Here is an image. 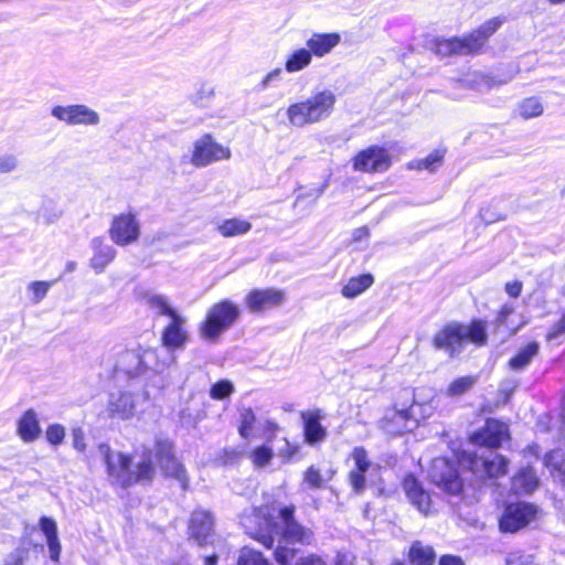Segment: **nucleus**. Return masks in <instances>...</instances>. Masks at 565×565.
<instances>
[{"label":"nucleus","instance_id":"nucleus-1","mask_svg":"<svg viewBox=\"0 0 565 565\" xmlns=\"http://www.w3.org/2000/svg\"><path fill=\"white\" fill-rule=\"evenodd\" d=\"M98 452L107 466L108 475L124 488L134 484H148L153 480L156 468L152 457L154 456L164 477L175 481L180 491H189L186 470L177 459L173 444L168 439H156L153 450L145 449L141 460L136 465H132L128 456L114 452L106 444L98 446Z\"/></svg>","mask_w":565,"mask_h":565},{"label":"nucleus","instance_id":"nucleus-2","mask_svg":"<svg viewBox=\"0 0 565 565\" xmlns=\"http://www.w3.org/2000/svg\"><path fill=\"white\" fill-rule=\"evenodd\" d=\"M242 524L248 535L271 547L275 536L286 543H309L312 533L294 519L292 507L266 505L254 509L242 516Z\"/></svg>","mask_w":565,"mask_h":565},{"label":"nucleus","instance_id":"nucleus-3","mask_svg":"<svg viewBox=\"0 0 565 565\" xmlns=\"http://www.w3.org/2000/svg\"><path fill=\"white\" fill-rule=\"evenodd\" d=\"M174 363V358L160 359L154 349L140 348L124 351L117 361L116 371L126 374L130 380H141L145 386L162 390L167 384L163 372Z\"/></svg>","mask_w":565,"mask_h":565},{"label":"nucleus","instance_id":"nucleus-4","mask_svg":"<svg viewBox=\"0 0 565 565\" xmlns=\"http://www.w3.org/2000/svg\"><path fill=\"white\" fill-rule=\"evenodd\" d=\"M487 340V324L482 320H472L469 324L450 322L435 333L433 345L455 358L461 353L467 342L482 347Z\"/></svg>","mask_w":565,"mask_h":565},{"label":"nucleus","instance_id":"nucleus-5","mask_svg":"<svg viewBox=\"0 0 565 565\" xmlns=\"http://www.w3.org/2000/svg\"><path fill=\"white\" fill-rule=\"evenodd\" d=\"M335 94L330 89L320 90L309 98L288 106L286 114L292 127L302 128L326 120L334 110Z\"/></svg>","mask_w":565,"mask_h":565},{"label":"nucleus","instance_id":"nucleus-6","mask_svg":"<svg viewBox=\"0 0 565 565\" xmlns=\"http://www.w3.org/2000/svg\"><path fill=\"white\" fill-rule=\"evenodd\" d=\"M239 313V308L227 299L213 305L200 324V335L207 341L216 342L220 335L236 322Z\"/></svg>","mask_w":565,"mask_h":565},{"label":"nucleus","instance_id":"nucleus-7","mask_svg":"<svg viewBox=\"0 0 565 565\" xmlns=\"http://www.w3.org/2000/svg\"><path fill=\"white\" fill-rule=\"evenodd\" d=\"M149 399V391L142 393L136 391L135 384L129 385V390L110 393L108 396L106 412L109 418L119 420H129L138 414L140 401Z\"/></svg>","mask_w":565,"mask_h":565},{"label":"nucleus","instance_id":"nucleus-8","mask_svg":"<svg viewBox=\"0 0 565 565\" xmlns=\"http://www.w3.org/2000/svg\"><path fill=\"white\" fill-rule=\"evenodd\" d=\"M539 509L533 503L515 500L503 505L499 518L501 533H516L537 518Z\"/></svg>","mask_w":565,"mask_h":565},{"label":"nucleus","instance_id":"nucleus-9","mask_svg":"<svg viewBox=\"0 0 565 565\" xmlns=\"http://www.w3.org/2000/svg\"><path fill=\"white\" fill-rule=\"evenodd\" d=\"M504 18H493L461 38L455 36L456 55L478 54L488 39L503 24Z\"/></svg>","mask_w":565,"mask_h":565},{"label":"nucleus","instance_id":"nucleus-10","mask_svg":"<svg viewBox=\"0 0 565 565\" xmlns=\"http://www.w3.org/2000/svg\"><path fill=\"white\" fill-rule=\"evenodd\" d=\"M428 476L431 482L447 494H460L462 491V481L458 476L455 462L445 457L433 459Z\"/></svg>","mask_w":565,"mask_h":565},{"label":"nucleus","instance_id":"nucleus-11","mask_svg":"<svg viewBox=\"0 0 565 565\" xmlns=\"http://www.w3.org/2000/svg\"><path fill=\"white\" fill-rule=\"evenodd\" d=\"M108 234L118 246H128L136 243L140 237V222L137 215L131 211L115 215Z\"/></svg>","mask_w":565,"mask_h":565},{"label":"nucleus","instance_id":"nucleus-12","mask_svg":"<svg viewBox=\"0 0 565 565\" xmlns=\"http://www.w3.org/2000/svg\"><path fill=\"white\" fill-rule=\"evenodd\" d=\"M188 319L182 316L172 317L168 324L162 329L160 335V342L167 350V354L163 359L174 356V352L182 351L190 342V333L186 329Z\"/></svg>","mask_w":565,"mask_h":565},{"label":"nucleus","instance_id":"nucleus-13","mask_svg":"<svg viewBox=\"0 0 565 565\" xmlns=\"http://www.w3.org/2000/svg\"><path fill=\"white\" fill-rule=\"evenodd\" d=\"M230 157L228 148L215 142L211 135H204L194 141L190 161L194 167L202 168Z\"/></svg>","mask_w":565,"mask_h":565},{"label":"nucleus","instance_id":"nucleus-14","mask_svg":"<svg viewBox=\"0 0 565 565\" xmlns=\"http://www.w3.org/2000/svg\"><path fill=\"white\" fill-rule=\"evenodd\" d=\"M51 115L68 126H96L100 121L99 114L84 104L56 105Z\"/></svg>","mask_w":565,"mask_h":565},{"label":"nucleus","instance_id":"nucleus-15","mask_svg":"<svg viewBox=\"0 0 565 565\" xmlns=\"http://www.w3.org/2000/svg\"><path fill=\"white\" fill-rule=\"evenodd\" d=\"M391 166L387 151L379 146H371L359 151L352 159L354 171L364 173H379L386 171Z\"/></svg>","mask_w":565,"mask_h":565},{"label":"nucleus","instance_id":"nucleus-16","mask_svg":"<svg viewBox=\"0 0 565 565\" xmlns=\"http://www.w3.org/2000/svg\"><path fill=\"white\" fill-rule=\"evenodd\" d=\"M469 468L480 478H499L508 472L509 460L500 454H490L488 457L469 454Z\"/></svg>","mask_w":565,"mask_h":565},{"label":"nucleus","instance_id":"nucleus-17","mask_svg":"<svg viewBox=\"0 0 565 565\" xmlns=\"http://www.w3.org/2000/svg\"><path fill=\"white\" fill-rule=\"evenodd\" d=\"M188 532L190 540L200 546L213 544L214 518L212 513L203 509L194 510L189 520Z\"/></svg>","mask_w":565,"mask_h":565},{"label":"nucleus","instance_id":"nucleus-18","mask_svg":"<svg viewBox=\"0 0 565 565\" xmlns=\"http://www.w3.org/2000/svg\"><path fill=\"white\" fill-rule=\"evenodd\" d=\"M286 300L284 290L276 288L253 289L245 297L249 312L262 313L282 305Z\"/></svg>","mask_w":565,"mask_h":565},{"label":"nucleus","instance_id":"nucleus-19","mask_svg":"<svg viewBox=\"0 0 565 565\" xmlns=\"http://www.w3.org/2000/svg\"><path fill=\"white\" fill-rule=\"evenodd\" d=\"M507 439H509L508 426L497 419H488L486 425L471 436L473 444L488 448H498Z\"/></svg>","mask_w":565,"mask_h":565},{"label":"nucleus","instance_id":"nucleus-20","mask_svg":"<svg viewBox=\"0 0 565 565\" xmlns=\"http://www.w3.org/2000/svg\"><path fill=\"white\" fill-rule=\"evenodd\" d=\"M354 462L353 468L350 470L348 480L352 490L356 493L365 490V473L372 468V462L369 459L367 451L364 447H354L350 455Z\"/></svg>","mask_w":565,"mask_h":565},{"label":"nucleus","instance_id":"nucleus-21","mask_svg":"<svg viewBox=\"0 0 565 565\" xmlns=\"http://www.w3.org/2000/svg\"><path fill=\"white\" fill-rule=\"evenodd\" d=\"M414 426L409 408L392 409L381 420V428L388 435H401Z\"/></svg>","mask_w":565,"mask_h":565},{"label":"nucleus","instance_id":"nucleus-22","mask_svg":"<svg viewBox=\"0 0 565 565\" xmlns=\"http://www.w3.org/2000/svg\"><path fill=\"white\" fill-rule=\"evenodd\" d=\"M322 414L320 409L301 412L303 422L305 440L310 446H316L326 440L328 433L320 423Z\"/></svg>","mask_w":565,"mask_h":565},{"label":"nucleus","instance_id":"nucleus-23","mask_svg":"<svg viewBox=\"0 0 565 565\" xmlns=\"http://www.w3.org/2000/svg\"><path fill=\"white\" fill-rule=\"evenodd\" d=\"M341 42V35L337 32L320 33L315 32L306 41V46L311 53L312 57H324L330 54L334 47Z\"/></svg>","mask_w":565,"mask_h":565},{"label":"nucleus","instance_id":"nucleus-24","mask_svg":"<svg viewBox=\"0 0 565 565\" xmlns=\"http://www.w3.org/2000/svg\"><path fill=\"white\" fill-rule=\"evenodd\" d=\"M93 256L90 258V267L98 274L103 273L105 268L116 258V248L107 244L103 237H94L90 241Z\"/></svg>","mask_w":565,"mask_h":565},{"label":"nucleus","instance_id":"nucleus-25","mask_svg":"<svg viewBox=\"0 0 565 565\" xmlns=\"http://www.w3.org/2000/svg\"><path fill=\"white\" fill-rule=\"evenodd\" d=\"M540 479L532 467H523L512 477L510 494H532L540 490Z\"/></svg>","mask_w":565,"mask_h":565},{"label":"nucleus","instance_id":"nucleus-26","mask_svg":"<svg viewBox=\"0 0 565 565\" xmlns=\"http://www.w3.org/2000/svg\"><path fill=\"white\" fill-rule=\"evenodd\" d=\"M42 429L36 412L26 409L17 422V435L24 443H33L40 438Z\"/></svg>","mask_w":565,"mask_h":565},{"label":"nucleus","instance_id":"nucleus-27","mask_svg":"<svg viewBox=\"0 0 565 565\" xmlns=\"http://www.w3.org/2000/svg\"><path fill=\"white\" fill-rule=\"evenodd\" d=\"M141 300L156 316L172 319V317L180 315V312L171 306L169 298L164 295L147 291L142 295Z\"/></svg>","mask_w":565,"mask_h":565},{"label":"nucleus","instance_id":"nucleus-28","mask_svg":"<svg viewBox=\"0 0 565 565\" xmlns=\"http://www.w3.org/2000/svg\"><path fill=\"white\" fill-rule=\"evenodd\" d=\"M40 529L46 537L51 559L58 562L62 547L57 537V526L55 521L51 518L42 516L40 519Z\"/></svg>","mask_w":565,"mask_h":565},{"label":"nucleus","instance_id":"nucleus-29","mask_svg":"<svg viewBox=\"0 0 565 565\" xmlns=\"http://www.w3.org/2000/svg\"><path fill=\"white\" fill-rule=\"evenodd\" d=\"M465 86L479 92L490 90L494 87L507 84L509 79H497L483 73H473L468 78L460 81Z\"/></svg>","mask_w":565,"mask_h":565},{"label":"nucleus","instance_id":"nucleus-30","mask_svg":"<svg viewBox=\"0 0 565 565\" xmlns=\"http://www.w3.org/2000/svg\"><path fill=\"white\" fill-rule=\"evenodd\" d=\"M374 282V278L371 274H363L358 277H352L343 286L341 294L344 298L351 299L361 295L363 291L369 289Z\"/></svg>","mask_w":565,"mask_h":565},{"label":"nucleus","instance_id":"nucleus-31","mask_svg":"<svg viewBox=\"0 0 565 565\" xmlns=\"http://www.w3.org/2000/svg\"><path fill=\"white\" fill-rule=\"evenodd\" d=\"M312 55L308 47H299L292 51L286 58L285 68L288 73H297L308 67L312 62Z\"/></svg>","mask_w":565,"mask_h":565},{"label":"nucleus","instance_id":"nucleus-32","mask_svg":"<svg viewBox=\"0 0 565 565\" xmlns=\"http://www.w3.org/2000/svg\"><path fill=\"white\" fill-rule=\"evenodd\" d=\"M252 228L248 221L241 218L224 220L217 225V231L223 237H232L236 235L246 234Z\"/></svg>","mask_w":565,"mask_h":565},{"label":"nucleus","instance_id":"nucleus-33","mask_svg":"<svg viewBox=\"0 0 565 565\" xmlns=\"http://www.w3.org/2000/svg\"><path fill=\"white\" fill-rule=\"evenodd\" d=\"M545 466L551 470L555 478L565 483V452L555 449L546 454Z\"/></svg>","mask_w":565,"mask_h":565},{"label":"nucleus","instance_id":"nucleus-34","mask_svg":"<svg viewBox=\"0 0 565 565\" xmlns=\"http://www.w3.org/2000/svg\"><path fill=\"white\" fill-rule=\"evenodd\" d=\"M435 557L436 555L431 546H426L420 542H415L411 547L409 558L414 564L433 565Z\"/></svg>","mask_w":565,"mask_h":565},{"label":"nucleus","instance_id":"nucleus-35","mask_svg":"<svg viewBox=\"0 0 565 565\" xmlns=\"http://www.w3.org/2000/svg\"><path fill=\"white\" fill-rule=\"evenodd\" d=\"M539 352V344L535 342H532L521 349L515 356H513L509 365L514 371L523 370L531 361L532 359Z\"/></svg>","mask_w":565,"mask_h":565},{"label":"nucleus","instance_id":"nucleus-36","mask_svg":"<svg viewBox=\"0 0 565 565\" xmlns=\"http://www.w3.org/2000/svg\"><path fill=\"white\" fill-rule=\"evenodd\" d=\"M543 110V104L537 97L525 98L519 104V114L524 119L537 117Z\"/></svg>","mask_w":565,"mask_h":565},{"label":"nucleus","instance_id":"nucleus-37","mask_svg":"<svg viewBox=\"0 0 565 565\" xmlns=\"http://www.w3.org/2000/svg\"><path fill=\"white\" fill-rule=\"evenodd\" d=\"M411 503L424 515H431L439 509V502L443 501L437 497L438 501L431 500V497H409Z\"/></svg>","mask_w":565,"mask_h":565},{"label":"nucleus","instance_id":"nucleus-38","mask_svg":"<svg viewBox=\"0 0 565 565\" xmlns=\"http://www.w3.org/2000/svg\"><path fill=\"white\" fill-rule=\"evenodd\" d=\"M39 217H42L45 223H54L62 216V211L57 207L56 203L51 199H44L38 212Z\"/></svg>","mask_w":565,"mask_h":565},{"label":"nucleus","instance_id":"nucleus-39","mask_svg":"<svg viewBox=\"0 0 565 565\" xmlns=\"http://www.w3.org/2000/svg\"><path fill=\"white\" fill-rule=\"evenodd\" d=\"M477 383V376H461L452 381L448 386V395L459 396L468 392Z\"/></svg>","mask_w":565,"mask_h":565},{"label":"nucleus","instance_id":"nucleus-40","mask_svg":"<svg viewBox=\"0 0 565 565\" xmlns=\"http://www.w3.org/2000/svg\"><path fill=\"white\" fill-rule=\"evenodd\" d=\"M66 436V429L61 424H51L46 427L45 438L52 446H60L63 444Z\"/></svg>","mask_w":565,"mask_h":565},{"label":"nucleus","instance_id":"nucleus-41","mask_svg":"<svg viewBox=\"0 0 565 565\" xmlns=\"http://www.w3.org/2000/svg\"><path fill=\"white\" fill-rule=\"evenodd\" d=\"M256 422V416L252 408H243L241 411V425H239V434L244 438H248L253 426Z\"/></svg>","mask_w":565,"mask_h":565},{"label":"nucleus","instance_id":"nucleus-42","mask_svg":"<svg viewBox=\"0 0 565 565\" xmlns=\"http://www.w3.org/2000/svg\"><path fill=\"white\" fill-rule=\"evenodd\" d=\"M234 392L233 384L227 380H222L215 383L210 391V396L213 399H223Z\"/></svg>","mask_w":565,"mask_h":565},{"label":"nucleus","instance_id":"nucleus-43","mask_svg":"<svg viewBox=\"0 0 565 565\" xmlns=\"http://www.w3.org/2000/svg\"><path fill=\"white\" fill-rule=\"evenodd\" d=\"M238 565H268V563L260 553L250 550H243L238 559Z\"/></svg>","mask_w":565,"mask_h":565},{"label":"nucleus","instance_id":"nucleus-44","mask_svg":"<svg viewBox=\"0 0 565 565\" xmlns=\"http://www.w3.org/2000/svg\"><path fill=\"white\" fill-rule=\"evenodd\" d=\"M252 456L255 466L265 467L270 462L274 454L270 447L260 446L253 451Z\"/></svg>","mask_w":565,"mask_h":565},{"label":"nucleus","instance_id":"nucleus-45","mask_svg":"<svg viewBox=\"0 0 565 565\" xmlns=\"http://www.w3.org/2000/svg\"><path fill=\"white\" fill-rule=\"evenodd\" d=\"M52 281H33L28 289L33 292V302L39 303L47 294Z\"/></svg>","mask_w":565,"mask_h":565},{"label":"nucleus","instance_id":"nucleus-46","mask_svg":"<svg viewBox=\"0 0 565 565\" xmlns=\"http://www.w3.org/2000/svg\"><path fill=\"white\" fill-rule=\"evenodd\" d=\"M444 158V153L439 150H436L428 154L425 159L417 161L416 168L422 170H430L434 171L436 164H439Z\"/></svg>","mask_w":565,"mask_h":565},{"label":"nucleus","instance_id":"nucleus-47","mask_svg":"<svg viewBox=\"0 0 565 565\" xmlns=\"http://www.w3.org/2000/svg\"><path fill=\"white\" fill-rule=\"evenodd\" d=\"M435 51L443 57L456 55L455 38L436 40Z\"/></svg>","mask_w":565,"mask_h":565},{"label":"nucleus","instance_id":"nucleus-48","mask_svg":"<svg viewBox=\"0 0 565 565\" xmlns=\"http://www.w3.org/2000/svg\"><path fill=\"white\" fill-rule=\"evenodd\" d=\"M282 446L277 449V456L284 463L290 461L299 451V446L290 444L287 439L282 440Z\"/></svg>","mask_w":565,"mask_h":565},{"label":"nucleus","instance_id":"nucleus-49","mask_svg":"<svg viewBox=\"0 0 565 565\" xmlns=\"http://www.w3.org/2000/svg\"><path fill=\"white\" fill-rule=\"evenodd\" d=\"M403 490L405 491V494H426L413 475L405 476L403 480Z\"/></svg>","mask_w":565,"mask_h":565},{"label":"nucleus","instance_id":"nucleus-50","mask_svg":"<svg viewBox=\"0 0 565 565\" xmlns=\"http://www.w3.org/2000/svg\"><path fill=\"white\" fill-rule=\"evenodd\" d=\"M305 481L312 488V489H320L323 483V479L319 472L318 469L315 467H309L305 473Z\"/></svg>","mask_w":565,"mask_h":565},{"label":"nucleus","instance_id":"nucleus-51","mask_svg":"<svg viewBox=\"0 0 565 565\" xmlns=\"http://www.w3.org/2000/svg\"><path fill=\"white\" fill-rule=\"evenodd\" d=\"M18 158L14 154L0 156V173H10L18 168Z\"/></svg>","mask_w":565,"mask_h":565},{"label":"nucleus","instance_id":"nucleus-52","mask_svg":"<svg viewBox=\"0 0 565 565\" xmlns=\"http://www.w3.org/2000/svg\"><path fill=\"white\" fill-rule=\"evenodd\" d=\"M296 551L286 546L278 545L275 551V558L280 565H287V563L295 557Z\"/></svg>","mask_w":565,"mask_h":565},{"label":"nucleus","instance_id":"nucleus-53","mask_svg":"<svg viewBox=\"0 0 565 565\" xmlns=\"http://www.w3.org/2000/svg\"><path fill=\"white\" fill-rule=\"evenodd\" d=\"M73 447L83 452L86 449L85 434L81 427L72 429Z\"/></svg>","mask_w":565,"mask_h":565},{"label":"nucleus","instance_id":"nucleus-54","mask_svg":"<svg viewBox=\"0 0 565 565\" xmlns=\"http://www.w3.org/2000/svg\"><path fill=\"white\" fill-rule=\"evenodd\" d=\"M281 74H282V71L279 67L270 71L269 73L266 74V76L260 82L259 88L265 89L268 86H270L274 82L279 81L281 77Z\"/></svg>","mask_w":565,"mask_h":565},{"label":"nucleus","instance_id":"nucleus-55","mask_svg":"<svg viewBox=\"0 0 565 565\" xmlns=\"http://www.w3.org/2000/svg\"><path fill=\"white\" fill-rule=\"evenodd\" d=\"M514 309L511 305H504L497 317V326L502 327L507 324V319L513 313Z\"/></svg>","mask_w":565,"mask_h":565},{"label":"nucleus","instance_id":"nucleus-56","mask_svg":"<svg viewBox=\"0 0 565 565\" xmlns=\"http://www.w3.org/2000/svg\"><path fill=\"white\" fill-rule=\"evenodd\" d=\"M563 333H565V316L556 324L553 326V328L547 333V339L550 341L554 340Z\"/></svg>","mask_w":565,"mask_h":565},{"label":"nucleus","instance_id":"nucleus-57","mask_svg":"<svg viewBox=\"0 0 565 565\" xmlns=\"http://www.w3.org/2000/svg\"><path fill=\"white\" fill-rule=\"evenodd\" d=\"M522 282L521 281H511L505 284V291L509 294V296L513 298H518L522 291Z\"/></svg>","mask_w":565,"mask_h":565},{"label":"nucleus","instance_id":"nucleus-58","mask_svg":"<svg viewBox=\"0 0 565 565\" xmlns=\"http://www.w3.org/2000/svg\"><path fill=\"white\" fill-rule=\"evenodd\" d=\"M297 565H327L321 557L316 555H308L306 557H301Z\"/></svg>","mask_w":565,"mask_h":565},{"label":"nucleus","instance_id":"nucleus-59","mask_svg":"<svg viewBox=\"0 0 565 565\" xmlns=\"http://www.w3.org/2000/svg\"><path fill=\"white\" fill-rule=\"evenodd\" d=\"M439 565H465L462 559L458 556L444 555L439 559Z\"/></svg>","mask_w":565,"mask_h":565},{"label":"nucleus","instance_id":"nucleus-60","mask_svg":"<svg viewBox=\"0 0 565 565\" xmlns=\"http://www.w3.org/2000/svg\"><path fill=\"white\" fill-rule=\"evenodd\" d=\"M480 217L482 221L487 224L494 223L495 221L502 220V216H489V209H481L480 210Z\"/></svg>","mask_w":565,"mask_h":565},{"label":"nucleus","instance_id":"nucleus-61","mask_svg":"<svg viewBox=\"0 0 565 565\" xmlns=\"http://www.w3.org/2000/svg\"><path fill=\"white\" fill-rule=\"evenodd\" d=\"M369 236V228L367 227H359L353 232V238L354 241L362 239L364 237Z\"/></svg>","mask_w":565,"mask_h":565},{"label":"nucleus","instance_id":"nucleus-62","mask_svg":"<svg viewBox=\"0 0 565 565\" xmlns=\"http://www.w3.org/2000/svg\"><path fill=\"white\" fill-rule=\"evenodd\" d=\"M218 556L217 555H211L206 556L204 558V565H216L217 564Z\"/></svg>","mask_w":565,"mask_h":565},{"label":"nucleus","instance_id":"nucleus-63","mask_svg":"<svg viewBox=\"0 0 565 565\" xmlns=\"http://www.w3.org/2000/svg\"><path fill=\"white\" fill-rule=\"evenodd\" d=\"M76 266H77V265H76V263H75V262L70 260V262H67V263H66L65 270H66L67 273H72V271H74V270L76 269Z\"/></svg>","mask_w":565,"mask_h":565},{"label":"nucleus","instance_id":"nucleus-64","mask_svg":"<svg viewBox=\"0 0 565 565\" xmlns=\"http://www.w3.org/2000/svg\"><path fill=\"white\" fill-rule=\"evenodd\" d=\"M13 563L12 565H21V556L19 553L12 555ZM9 565V564H8Z\"/></svg>","mask_w":565,"mask_h":565}]
</instances>
